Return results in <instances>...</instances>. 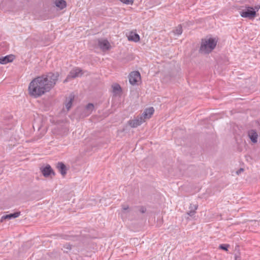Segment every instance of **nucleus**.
Here are the masks:
<instances>
[{
  "label": "nucleus",
  "instance_id": "nucleus-7",
  "mask_svg": "<svg viewBox=\"0 0 260 260\" xmlns=\"http://www.w3.org/2000/svg\"><path fill=\"white\" fill-rule=\"evenodd\" d=\"M98 45L103 51L109 50L111 47V45L109 42L105 39L99 40Z\"/></svg>",
  "mask_w": 260,
  "mask_h": 260
},
{
  "label": "nucleus",
  "instance_id": "nucleus-24",
  "mask_svg": "<svg viewBox=\"0 0 260 260\" xmlns=\"http://www.w3.org/2000/svg\"><path fill=\"white\" fill-rule=\"evenodd\" d=\"M146 208L143 207H141L140 209V211L142 213H144L146 212Z\"/></svg>",
  "mask_w": 260,
  "mask_h": 260
},
{
  "label": "nucleus",
  "instance_id": "nucleus-20",
  "mask_svg": "<svg viewBox=\"0 0 260 260\" xmlns=\"http://www.w3.org/2000/svg\"><path fill=\"white\" fill-rule=\"evenodd\" d=\"M174 33L177 35H180L182 33V29L181 25H179L174 30Z\"/></svg>",
  "mask_w": 260,
  "mask_h": 260
},
{
  "label": "nucleus",
  "instance_id": "nucleus-5",
  "mask_svg": "<svg viewBox=\"0 0 260 260\" xmlns=\"http://www.w3.org/2000/svg\"><path fill=\"white\" fill-rule=\"evenodd\" d=\"M140 79L141 75L138 71H133L129 74V81L132 85L136 84Z\"/></svg>",
  "mask_w": 260,
  "mask_h": 260
},
{
  "label": "nucleus",
  "instance_id": "nucleus-8",
  "mask_svg": "<svg viewBox=\"0 0 260 260\" xmlns=\"http://www.w3.org/2000/svg\"><path fill=\"white\" fill-rule=\"evenodd\" d=\"M248 136L252 143H256L257 142L258 135L255 130L251 129L249 131Z\"/></svg>",
  "mask_w": 260,
  "mask_h": 260
},
{
  "label": "nucleus",
  "instance_id": "nucleus-25",
  "mask_svg": "<svg viewBox=\"0 0 260 260\" xmlns=\"http://www.w3.org/2000/svg\"><path fill=\"white\" fill-rule=\"evenodd\" d=\"M122 209L123 211H126V210H128L129 209V207L128 206L123 205Z\"/></svg>",
  "mask_w": 260,
  "mask_h": 260
},
{
  "label": "nucleus",
  "instance_id": "nucleus-3",
  "mask_svg": "<svg viewBox=\"0 0 260 260\" xmlns=\"http://www.w3.org/2000/svg\"><path fill=\"white\" fill-rule=\"evenodd\" d=\"M240 15L243 18H248L252 19L256 16V11L253 10V8L245 6V9L242 10L240 12Z\"/></svg>",
  "mask_w": 260,
  "mask_h": 260
},
{
  "label": "nucleus",
  "instance_id": "nucleus-1",
  "mask_svg": "<svg viewBox=\"0 0 260 260\" xmlns=\"http://www.w3.org/2000/svg\"><path fill=\"white\" fill-rule=\"evenodd\" d=\"M59 74L48 73L33 79L28 86L29 94L35 98H38L49 92L56 84Z\"/></svg>",
  "mask_w": 260,
  "mask_h": 260
},
{
  "label": "nucleus",
  "instance_id": "nucleus-21",
  "mask_svg": "<svg viewBox=\"0 0 260 260\" xmlns=\"http://www.w3.org/2000/svg\"><path fill=\"white\" fill-rule=\"evenodd\" d=\"M63 251L64 252L68 253L69 251H70L72 249V245L70 244H66L63 246Z\"/></svg>",
  "mask_w": 260,
  "mask_h": 260
},
{
  "label": "nucleus",
  "instance_id": "nucleus-18",
  "mask_svg": "<svg viewBox=\"0 0 260 260\" xmlns=\"http://www.w3.org/2000/svg\"><path fill=\"white\" fill-rule=\"evenodd\" d=\"M198 208V205L190 204L189 207V211L187 212V214L190 216H192L196 213V210Z\"/></svg>",
  "mask_w": 260,
  "mask_h": 260
},
{
  "label": "nucleus",
  "instance_id": "nucleus-26",
  "mask_svg": "<svg viewBox=\"0 0 260 260\" xmlns=\"http://www.w3.org/2000/svg\"><path fill=\"white\" fill-rule=\"evenodd\" d=\"M260 9V6L259 5H257V6H255L254 7V8H253V10H254V11H256V12H257L258 11V10Z\"/></svg>",
  "mask_w": 260,
  "mask_h": 260
},
{
  "label": "nucleus",
  "instance_id": "nucleus-12",
  "mask_svg": "<svg viewBox=\"0 0 260 260\" xmlns=\"http://www.w3.org/2000/svg\"><path fill=\"white\" fill-rule=\"evenodd\" d=\"M20 215V212H16L13 213L7 214L2 217L1 221L2 222L4 219L10 220L12 218L18 217Z\"/></svg>",
  "mask_w": 260,
  "mask_h": 260
},
{
  "label": "nucleus",
  "instance_id": "nucleus-29",
  "mask_svg": "<svg viewBox=\"0 0 260 260\" xmlns=\"http://www.w3.org/2000/svg\"><path fill=\"white\" fill-rule=\"evenodd\" d=\"M106 200L105 199H102L100 200V202H103L104 201H105Z\"/></svg>",
  "mask_w": 260,
  "mask_h": 260
},
{
  "label": "nucleus",
  "instance_id": "nucleus-10",
  "mask_svg": "<svg viewBox=\"0 0 260 260\" xmlns=\"http://www.w3.org/2000/svg\"><path fill=\"white\" fill-rule=\"evenodd\" d=\"M41 172L44 176L47 177L50 176L52 173L54 175V172L50 165H48L43 168Z\"/></svg>",
  "mask_w": 260,
  "mask_h": 260
},
{
  "label": "nucleus",
  "instance_id": "nucleus-23",
  "mask_svg": "<svg viewBox=\"0 0 260 260\" xmlns=\"http://www.w3.org/2000/svg\"><path fill=\"white\" fill-rule=\"evenodd\" d=\"M229 245L228 244H221L219 245V248L225 251L228 250V248L229 247Z\"/></svg>",
  "mask_w": 260,
  "mask_h": 260
},
{
  "label": "nucleus",
  "instance_id": "nucleus-13",
  "mask_svg": "<svg viewBox=\"0 0 260 260\" xmlns=\"http://www.w3.org/2000/svg\"><path fill=\"white\" fill-rule=\"evenodd\" d=\"M56 167L62 176H64L67 174L66 166L63 163L61 162H58Z\"/></svg>",
  "mask_w": 260,
  "mask_h": 260
},
{
  "label": "nucleus",
  "instance_id": "nucleus-6",
  "mask_svg": "<svg viewBox=\"0 0 260 260\" xmlns=\"http://www.w3.org/2000/svg\"><path fill=\"white\" fill-rule=\"evenodd\" d=\"M145 121V119L141 115L137 117L134 119L130 120L128 121L129 125L132 127H136L140 125Z\"/></svg>",
  "mask_w": 260,
  "mask_h": 260
},
{
  "label": "nucleus",
  "instance_id": "nucleus-4",
  "mask_svg": "<svg viewBox=\"0 0 260 260\" xmlns=\"http://www.w3.org/2000/svg\"><path fill=\"white\" fill-rule=\"evenodd\" d=\"M83 71L79 68H76L73 69L68 75L67 79L64 82L67 81V80L74 79L77 77H81L83 75Z\"/></svg>",
  "mask_w": 260,
  "mask_h": 260
},
{
  "label": "nucleus",
  "instance_id": "nucleus-28",
  "mask_svg": "<svg viewBox=\"0 0 260 260\" xmlns=\"http://www.w3.org/2000/svg\"><path fill=\"white\" fill-rule=\"evenodd\" d=\"M235 260H241L240 256L237 254H235Z\"/></svg>",
  "mask_w": 260,
  "mask_h": 260
},
{
  "label": "nucleus",
  "instance_id": "nucleus-16",
  "mask_svg": "<svg viewBox=\"0 0 260 260\" xmlns=\"http://www.w3.org/2000/svg\"><path fill=\"white\" fill-rule=\"evenodd\" d=\"M54 3L55 6L60 10L66 8L67 6L66 2L64 0H55Z\"/></svg>",
  "mask_w": 260,
  "mask_h": 260
},
{
  "label": "nucleus",
  "instance_id": "nucleus-2",
  "mask_svg": "<svg viewBox=\"0 0 260 260\" xmlns=\"http://www.w3.org/2000/svg\"><path fill=\"white\" fill-rule=\"evenodd\" d=\"M217 40L216 38H206L202 39L199 51L204 54H209L216 47Z\"/></svg>",
  "mask_w": 260,
  "mask_h": 260
},
{
  "label": "nucleus",
  "instance_id": "nucleus-14",
  "mask_svg": "<svg viewBox=\"0 0 260 260\" xmlns=\"http://www.w3.org/2000/svg\"><path fill=\"white\" fill-rule=\"evenodd\" d=\"M129 41L137 42L140 40V37L139 35L134 32L131 31L127 36Z\"/></svg>",
  "mask_w": 260,
  "mask_h": 260
},
{
  "label": "nucleus",
  "instance_id": "nucleus-17",
  "mask_svg": "<svg viewBox=\"0 0 260 260\" xmlns=\"http://www.w3.org/2000/svg\"><path fill=\"white\" fill-rule=\"evenodd\" d=\"M94 109V106L92 104L89 103L87 105H86L85 108V112L86 113L84 116H87L90 114Z\"/></svg>",
  "mask_w": 260,
  "mask_h": 260
},
{
  "label": "nucleus",
  "instance_id": "nucleus-27",
  "mask_svg": "<svg viewBox=\"0 0 260 260\" xmlns=\"http://www.w3.org/2000/svg\"><path fill=\"white\" fill-rule=\"evenodd\" d=\"M243 169L242 168H240L239 170H238L237 172H236V173L238 174V175H239L241 172H242L243 171Z\"/></svg>",
  "mask_w": 260,
  "mask_h": 260
},
{
  "label": "nucleus",
  "instance_id": "nucleus-11",
  "mask_svg": "<svg viewBox=\"0 0 260 260\" xmlns=\"http://www.w3.org/2000/svg\"><path fill=\"white\" fill-rule=\"evenodd\" d=\"M14 59L13 55H7L0 58V63L5 64L8 62H12Z\"/></svg>",
  "mask_w": 260,
  "mask_h": 260
},
{
  "label": "nucleus",
  "instance_id": "nucleus-15",
  "mask_svg": "<svg viewBox=\"0 0 260 260\" xmlns=\"http://www.w3.org/2000/svg\"><path fill=\"white\" fill-rule=\"evenodd\" d=\"M74 99V96L72 94H71L68 98L67 99V103H66L65 106L68 111H69L71 108Z\"/></svg>",
  "mask_w": 260,
  "mask_h": 260
},
{
  "label": "nucleus",
  "instance_id": "nucleus-9",
  "mask_svg": "<svg viewBox=\"0 0 260 260\" xmlns=\"http://www.w3.org/2000/svg\"><path fill=\"white\" fill-rule=\"evenodd\" d=\"M154 110L153 107H150L146 109L144 112L141 115L142 116L145 120L146 119H149L151 117V115L153 114Z\"/></svg>",
  "mask_w": 260,
  "mask_h": 260
},
{
  "label": "nucleus",
  "instance_id": "nucleus-19",
  "mask_svg": "<svg viewBox=\"0 0 260 260\" xmlns=\"http://www.w3.org/2000/svg\"><path fill=\"white\" fill-rule=\"evenodd\" d=\"M112 89H113V92L115 94H117L121 92V88L120 86L118 84H114L112 86Z\"/></svg>",
  "mask_w": 260,
  "mask_h": 260
},
{
  "label": "nucleus",
  "instance_id": "nucleus-22",
  "mask_svg": "<svg viewBox=\"0 0 260 260\" xmlns=\"http://www.w3.org/2000/svg\"><path fill=\"white\" fill-rule=\"evenodd\" d=\"M122 3L126 5H132L134 0H120Z\"/></svg>",
  "mask_w": 260,
  "mask_h": 260
}]
</instances>
